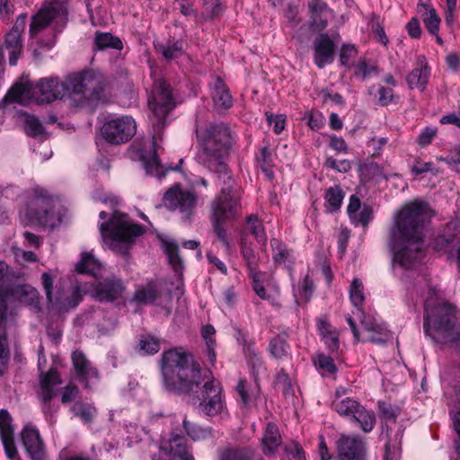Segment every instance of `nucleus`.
<instances>
[{"label":"nucleus","instance_id":"obj_17","mask_svg":"<svg viewBox=\"0 0 460 460\" xmlns=\"http://www.w3.org/2000/svg\"><path fill=\"white\" fill-rule=\"evenodd\" d=\"M31 224L55 227L56 221L49 200L37 196L31 199L26 212Z\"/></svg>","mask_w":460,"mask_h":460},{"label":"nucleus","instance_id":"obj_10","mask_svg":"<svg viewBox=\"0 0 460 460\" xmlns=\"http://www.w3.org/2000/svg\"><path fill=\"white\" fill-rule=\"evenodd\" d=\"M332 408L341 416L349 418L357 421L364 432H370L376 423V416L373 411L366 410L358 401L351 398H341L336 396L332 401Z\"/></svg>","mask_w":460,"mask_h":460},{"label":"nucleus","instance_id":"obj_41","mask_svg":"<svg viewBox=\"0 0 460 460\" xmlns=\"http://www.w3.org/2000/svg\"><path fill=\"white\" fill-rule=\"evenodd\" d=\"M24 131L31 137H40L44 134V128L40 119L34 115L25 114Z\"/></svg>","mask_w":460,"mask_h":460},{"label":"nucleus","instance_id":"obj_28","mask_svg":"<svg viewBox=\"0 0 460 460\" xmlns=\"http://www.w3.org/2000/svg\"><path fill=\"white\" fill-rule=\"evenodd\" d=\"M5 340V307L0 298V377L5 371L9 358V351L4 344Z\"/></svg>","mask_w":460,"mask_h":460},{"label":"nucleus","instance_id":"obj_20","mask_svg":"<svg viewBox=\"0 0 460 460\" xmlns=\"http://www.w3.org/2000/svg\"><path fill=\"white\" fill-rule=\"evenodd\" d=\"M314 59L319 68L333 61L335 45L327 33H321L314 41Z\"/></svg>","mask_w":460,"mask_h":460},{"label":"nucleus","instance_id":"obj_5","mask_svg":"<svg viewBox=\"0 0 460 460\" xmlns=\"http://www.w3.org/2000/svg\"><path fill=\"white\" fill-rule=\"evenodd\" d=\"M456 315L452 305L443 303L430 307L425 303L424 331L438 343H450L460 349V331H456Z\"/></svg>","mask_w":460,"mask_h":460},{"label":"nucleus","instance_id":"obj_42","mask_svg":"<svg viewBox=\"0 0 460 460\" xmlns=\"http://www.w3.org/2000/svg\"><path fill=\"white\" fill-rule=\"evenodd\" d=\"M95 44L98 49H104L107 48H111L115 49H122L121 40L111 35V33H96L95 35Z\"/></svg>","mask_w":460,"mask_h":460},{"label":"nucleus","instance_id":"obj_32","mask_svg":"<svg viewBox=\"0 0 460 460\" xmlns=\"http://www.w3.org/2000/svg\"><path fill=\"white\" fill-rule=\"evenodd\" d=\"M344 199V192L339 185H334L326 190L324 199L328 212L334 213L341 208Z\"/></svg>","mask_w":460,"mask_h":460},{"label":"nucleus","instance_id":"obj_6","mask_svg":"<svg viewBox=\"0 0 460 460\" xmlns=\"http://www.w3.org/2000/svg\"><path fill=\"white\" fill-rule=\"evenodd\" d=\"M63 82L66 88L65 98L75 107H84L101 99L103 80L93 71L70 75Z\"/></svg>","mask_w":460,"mask_h":460},{"label":"nucleus","instance_id":"obj_54","mask_svg":"<svg viewBox=\"0 0 460 460\" xmlns=\"http://www.w3.org/2000/svg\"><path fill=\"white\" fill-rule=\"evenodd\" d=\"M12 418L6 410L0 411V437L13 435Z\"/></svg>","mask_w":460,"mask_h":460},{"label":"nucleus","instance_id":"obj_62","mask_svg":"<svg viewBox=\"0 0 460 460\" xmlns=\"http://www.w3.org/2000/svg\"><path fill=\"white\" fill-rule=\"evenodd\" d=\"M250 275H251V277L252 279V288H253L254 292L261 298L266 299L267 296H266L265 288L261 284V282L260 281V275H261V273L258 271V272H255V273H252V274H250Z\"/></svg>","mask_w":460,"mask_h":460},{"label":"nucleus","instance_id":"obj_40","mask_svg":"<svg viewBox=\"0 0 460 460\" xmlns=\"http://www.w3.org/2000/svg\"><path fill=\"white\" fill-rule=\"evenodd\" d=\"M182 426L188 436L193 440L205 439L210 437L212 434L211 428H202L195 423L189 421L186 419L183 420Z\"/></svg>","mask_w":460,"mask_h":460},{"label":"nucleus","instance_id":"obj_38","mask_svg":"<svg viewBox=\"0 0 460 460\" xmlns=\"http://www.w3.org/2000/svg\"><path fill=\"white\" fill-rule=\"evenodd\" d=\"M156 49L166 60H172L182 55L183 43L181 40H176L167 44H159Z\"/></svg>","mask_w":460,"mask_h":460},{"label":"nucleus","instance_id":"obj_64","mask_svg":"<svg viewBox=\"0 0 460 460\" xmlns=\"http://www.w3.org/2000/svg\"><path fill=\"white\" fill-rule=\"evenodd\" d=\"M378 94H379L378 102L382 106H385V105H388L392 102L393 97H394V91L392 88H386V87L381 86L378 90Z\"/></svg>","mask_w":460,"mask_h":460},{"label":"nucleus","instance_id":"obj_21","mask_svg":"<svg viewBox=\"0 0 460 460\" xmlns=\"http://www.w3.org/2000/svg\"><path fill=\"white\" fill-rule=\"evenodd\" d=\"M72 362L77 378L85 384V387H88L90 380L98 379V371L81 350L72 353Z\"/></svg>","mask_w":460,"mask_h":460},{"label":"nucleus","instance_id":"obj_37","mask_svg":"<svg viewBox=\"0 0 460 460\" xmlns=\"http://www.w3.org/2000/svg\"><path fill=\"white\" fill-rule=\"evenodd\" d=\"M246 231L252 234L261 246H265L267 238L264 226L257 216L251 215L247 217Z\"/></svg>","mask_w":460,"mask_h":460},{"label":"nucleus","instance_id":"obj_49","mask_svg":"<svg viewBox=\"0 0 460 460\" xmlns=\"http://www.w3.org/2000/svg\"><path fill=\"white\" fill-rule=\"evenodd\" d=\"M270 245L272 248V256L275 264H285L287 260L286 244L279 240L273 238L270 240Z\"/></svg>","mask_w":460,"mask_h":460},{"label":"nucleus","instance_id":"obj_33","mask_svg":"<svg viewBox=\"0 0 460 460\" xmlns=\"http://www.w3.org/2000/svg\"><path fill=\"white\" fill-rule=\"evenodd\" d=\"M314 291L313 280L309 276H305L303 281L294 288L295 301L298 305L306 304Z\"/></svg>","mask_w":460,"mask_h":460},{"label":"nucleus","instance_id":"obj_11","mask_svg":"<svg viewBox=\"0 0 460 460\" xmlns=\"http://www.w3.org/2000/svg\"><path fill=\"white\" fill-rule=\"evenodd\" d=\"M198 196L190 190L174 184L163 197V205L170 210H178L184 220L190 219L197 205Z\"/></svg>","mask_w":460,"mask_h":460},{"label":"nucleus","instance_id":"obj_45","mask_svg":"<svg viewBox=\"0 0 460 460\" xmlns=\"http://www.w3.org/2000/svg\"><path fill=\"white\" fill-rule=\"evenodd\" d=\"M71 410L75 416L81 418L86 423L91 422L96 413L93 406L81 402H75Z\"/></svg>","mask_w":460,"mask_h":460},{"label":"nucleus","instance_id":"obj_52","mask_svg":"<svg viewBox=\"0 0 460 460\" xmlns=\"http://www.w3.org/2000/svg\"><path fill=\"white\" fill-rule=\"evenodd\" d=\"M1 440L7 457L11 460H21L14 444L13 434L2 436Z\"/></svg>","mask_w":460,"mask_h":460},{"label":"nucleus","instance_id":"obj_3","mask_svg":"<svg viewBox=\"0 0 460 460\" xmlns=\"http://www.w3.org/2000/svg\"><path fill=\"white\" fill-rule=\"evenodd\" d=\"M200 164L215 172L222 186H234L230 170L225 163L234 145L230 128L223 122L209 123L196 128Z\"/></svg>","mask_w":460,"mask_h":460},{"label":"nucleus","instance_id":"obj_43","mask_svg":"<svg viewBox=\"0 0 460 460\" xmlns=\"http://www.w3.org/2000/svg\"><path fill=\"white\" fill-rule=\"evenodd\" d=\"M287 341L288 334L286 332H282L271 340L270 350L273 357L276 358H285Z\"/></svg>","mask_w":460,"mask_h":460},{"label":"nucleus","instance_id":"obj_59","mask_svg":"<svg viewBox=\"0 0 460 460\" xmlns=\"http://www.w3.org/2000/svg\"><path fill=\"white\" fill-rule=\"evenodd\" d=\"M289 27L296 29L297 31H305V23L302 22L297 9L289 7Z\"/></svg>","mask_w":460,"mask_h":460},{"label":"nucleus","instance_id":"obj_19","mask_svg":"<svg viewBox=\"0 0 460 460\" xmlns=\"http://www.w3.org/2000/svg\"><path fill=\"white\" fill-rule=\"evenodd\" d=\"M22 440L31 460H45L44 443L36 428L30 425L25 426L22 432Z\"/></svg>","mask_w":460,"mask_h":460},{"label":"nucleus","instance_id":"obj_29","mask_svg":"<svg viewBox=\"0 0 460 460\" xmlns=\"http://www.w3.org/2000/svg\"><path fill=\"white\" fill-rule=\"evenodd\" d=\"M159 296V288L155 281H148L146 286L137 288L134 300L142 304H153Z\"/></svg>","mask_w":460,"mask_h":460},{"label":"nucleus","instance_id":"obj_7","mask_svg":"<svg viewBox=\"0 0 460 460\" xmlns=\"http://www.w3.org/2000/svg\"><path fill=\"white\" fill-rule=\"evenodd\" d=\"M233 187L222 186L220 194L211 203L210 218L214 233L227 250L230 249V243L223 225L235 217L236 209L239 207V198Z\"/></svg>","mask_w":460,"mask_h":460},{"label":"nucleus","instance_id":"obj_60","mask_svg":"<svg viewBox=\"0 0 460 460\" xmlns=\"http://www.w3.org/2000/svg\"><path fill=\"white\" fill-rule=\"evenodd\" d=\"M408 34L412 39H419L421 36L422 30L419 20L416 17L411 18L406 24Z\"/></svg>","mask_w":460,"mask_h":460},{"label":"nucleus","instance_id":"obj_2","mask_svg":"<svg viewBox=\"0 0 460 460\" xmlns=\"http://www.w3.org/2000/svg\"><path fill=\"white\" fill-rule=\"evenodd\" d=\"M432 216L429 205L420 199L405 204L395 215L388 246L402 268H411L424 257V229Z\"/></svg>","mask_w":460,"mask_h":460},{"label":"nucleus","instance_id":"obj_24","mask_svg":"<svg viewBox=\"0 0 460 460\" xmlns=\"http://www.w3.org/2000/svg\"><path fill=\"white\" fill-rule=\"evenodd\" d=\"M311 13V27L314 31H323L328 25V21L332 15L331 10L326 3L321 0H312L309 3Z\"/></svg>","mask_w":460,"mask_h":460},{"label":"nucleus","instance_id":"obj_53","mask_svg":"<svg viewBox=\"0 0 460 460\" xmlns=\"http://www.w3.org/2000/svg\"><path fill=\"white\" fill-rule=\"evenodd\" d=\"M378 408L380 411V417L385 420L395 421L399 415V410L388 402H378Z\"/></svg>","mask_w":460,"mask_h":460},{"label":"nucleus","instance_id":"obj_25","mask_svg":"<svg viewBox=\"0 0 460 460\" xmlns=\"http://www.w3.org/2000/svg\"><path fill=\"white\" fill-rule=\"evenodd\" d=\"M212 99L217 111L223 112L233 105V99L228 88L220 77H217L212 88Z\"/></svg>","mask_w":460,"mask_h":460},{"label":"nucleus","instance_id":"obj_30","mask_svg":"<svg viewBox=\"0 0 460 460\" xmlns=\"http://www.w3.org/2000/svg\"><path fill=\"white\" fill-rule=\"evenodd\" d=\"M281 437L275 424H268L264 438H262L264 454L271 455L279 447Z\"/></svg>","mask_w":460,"mask_h":460},{"label":"nucleus","instance_id":"obj_13","mask_svg":"<svg viewBox=\"0 0 460 460\" xmlns=\"http://www.w3.org/2000/svg\"><path fill=\"white\" fill-rule=\"evenodd\" d=\"M136 129L135 120L125 116L105 122L102 135L109 143L118 145L128 141L135 135Z\"/></svg>","mask_w":460,"mask_h":460},{"label":"nucleus","instance_id":"obj_9","mask_svg":"<svg viewBox=\"0 0 460 460\" xmlns=\"http://www.w3.org/2000/svg\"><path fill=\"white\" fill-rule=\"evenodd\" d=\"M148 104L155 118L153 127L155 138L165 127L167 115L175 106L171 86L164 79L161 78L155 82L153 95Z\"/></svg>","mask_w":460,"mask_h":460},{"label":"nucleus","instance_id":"obj_39","mask_svg":"<svg viewBox=\"0 0 460 460\" xmlns=\"http://www.w3.org/2000/svg\"><path fill=\"white\" fill-rule=\"evenodd\" d=\"M8 269V265L4 261H0V298L3 300L5 307V317L7 316V301L13 293L12 287L5 284L4 280Z\"/></svg>","mask_w":460,"mask_h":460},{"label":"nucleus","instance_id":"obj_12","mask_svg":"<svg viewBox=\"0 0 460 460\" xmlns=\"http://www.w3.org/2000/svg\"><path fill=\"white\" fill-rule=\"evenodd\" d=\"M41 283L46 293V298L52 306H57L59 311L67 312L75 308L83 300V293L80 286H75L69 296H64L59 290L53 296V278L48 272L41 274Z\"/></svg>","mask_w":460,"mask_h":460},{"label":"nucleus","instance_id":"obj_8","mask_svg":"<svg viewBox=\"0 0 460 460\" xmlns=\"http://www.w3.org/2000/svg\"><path fill=\"white\" fill-rule=\"evenodd\" d=\"M100 232L103 238H109L115 245L121 244L128 249L137 236L144 234L145 228L130 223L127 215L115 211L109 222L101 224Z\"/></svg>","mask_w":460,"mask_h":460},{"label":"nucleus","instance_id":"obj_18","mask_svg":"<svg viewBox=\"0 0 460 460\" xmlns=\"http://www.w3.org/2000/svg\"><path fill=\"white\" fill-rule=\"evenodd\" d=\"M361 314L363 315L361 319L364 332L363 342L385 344L391 339L390 332L382 323L373 316L366 315L363 312Z\"/></svg>","mask_w":460,"mask_h":460},{"label":"nucleus","instance_id":"obj_48","mask_svg":"<svg viewBox=\"0 0 460 460\" xmlns=\"http://www.w3.org/2000/svg\"><path fill=\"white\" fill-rule=\"evenodd\" d=\"M253 454L249 449H226L220 455V460H252Z\"/></svg>","mask_w":460,"mask_h":460},{"label":"nucleus","instance_id":"obj_31","mask_svg":"<svg viewBox=\"0 0 460 460\" xmlns=\"http://www.w3.org/2000/svg\"><path fill=\"white\" fill-rule=\"evenodd\" d=\"M164 252L167 255L168 262L179 276L182 275L183 262L179 255V246L173 241L164 242Z\"/></svg>","mask_w":460,"mask_h":460},{"label":"nucleus","instance_id":"obj_4","mask_svg":"<svg viewBox=\"0 0 460 460\" xmlns=\"http://www.w3.org/2000/svg\"><path fill=\"white\" fill-rule=\"evenodd\" d=\"M64 82L58 77L41 78L37 82L17 83L11 87L0 101V105L7 103L26 104L32 101L38 104L49 103L66 97Z\"/></svg>","mask_w":460,"mask_h":460},{"label":"nucleus","instance_id":"obj_16","mask_svg":"<svg viewBox=\"0 0 460 460\" xmlns=\"http://www.w3.org/2000/svg\"><path fill=\"white\" fill-rule=\"evenodd\" d=\"M336 446L338 460H366L365 442L358 436L341 435Z\"/></svg>","mask_w":460,"mask_h":460},{"label":"nucleus","instance_id":"obj_55","mask_svg":"<svg viewBox=\"0 0 460 460\" xmlns=\"http://www.w3.org/2000/svg\"><path fill=\"white\" fill-rule=\"evenodd\" d=\"M357 49L353 45H343L340 52V60L342 66H349L350 61L355 58Z\"/></svg>","mask_w":460,"mask_h":460},{"label":"nucleus","instance_id":"obj_58","mask_svg":"<svg viewBox=\"0 0 460 460\" xmlns=\"http://www.w3.org/2000/svg\"><path fill=\"white\" fill-rule=\"evenodd\" d=\"M437 133H438V130L436 128H430V127L425 128L420 132V134L419 135V137L417 138L418 144L421 146H429L431 143L432 139L437 135Z\"/></svg>","mask_w":460,"mask_h":460},{"label":"nucleus","instance_id":"obj_27","mask_svg":"<svg viewBox=\"0 0 460 460\" xmlns=\"http://www.w3.org/2000/svg\"><path fill=\"white\" fill-rule=\"evenodd\" d=\"M460 232V222L452 221L447 224L444 233L438 234L433 241V248L436 251L446 250L453 242L457 233Z\"/></svg>","mask_w":460,"mask_h":460},{"label":"nucleus","instance_id":"obj_34","mask_svg":"<svg viewBox=\"0 0 460 460\" xmlns=\"http://www.w3.org/2000/svg\"><path fill=\"white\" fill-rule=\"evenodd\" d=\"M75 270L78 273H86L97 277L102 271V264L92 254H84L76 264Z\"/></svg>","mask_w":460,"mask_h":460},{"label":"nucleus","instance_id":"obj_14","mask_svg":"<svg viewBox=\"0 0 460 460\" xmlns=\"http://www.w3.org/2000/svg\"><path fill=\"white\" fill-rule=\"evenodd\" d=\"M66 13V4L61 0H51L45 3L38 13L32 17V21L30 24L31 35L32 37L35 36L55 19H60L63 22Z\"/></svg>","mask_w":460,"mask_h":460},{"label":"nucleus","instance_id":"obj_23","mask_svg":"<svg viewBox=\"0 0 460 460\" xmlns=\"http://www.w3.org/2000/svg\"><path fill=\"white\" fill-rule=\"evenodd\" d=\"M61 384V378L57 370L50 369L46 374H41L40 386L41 390V401L44 411H50V400L55 396L53 386Z\"/></svg>","mask_w":460,"mask_h":460},{"label":"nucleus","instance_id":"obj_44","mask_svg":"<svg viewBox=\"0 0 460 460\" xmlns=\"http://www.w3.org/2000/svg\"><path fill=\"white\" fill-rule=\"evenodd\" d=\"M349 298L354 306L359 310V306L365 300L364 286L360 279H354L349 288Z\"/></svg>","mask_w":460,"mask_h":460},{"label":"nucleus","instance_id":"obj_50","mask_svg":"<svg viewBox=\"0 0 460 460\" xmlns=\"http://www.w3.org/2000/svg\"><path fill=\"white\" fill-rule=\"evenodd\" d=\"M373 218V209L370 206L364 205L360 211H358L350 217L351 221L356 225L367 226Z\"/></svg>","mask_w":460,"mask_h":460},{"label":"nucleus","instance_id":"obj_15","mask_svg":"<svg viewBox=\"0 0 460 460\" xmlns=\"http://www.w3.org/2000/svg\"><path fill=\"white\" fill-rule=\"evenodd\" d=\"M126 290L121 279L112 275L96 282L92 296L100 302H113L120 299Z\"/></svg>","mask_w":460,"mask_h":460},{"label":"nucleus","instance_id":"obj_61","mask_svg":"<svg viewBox=\"0 0 460 460\" xmlns=\"http://www.w3.org/2000/svg\"><path fill=\"white\" fill-rule=\"evenodd\" d=\"M289 460H305V453L296 441L289 443Z\"/></svg>","mask_w":460,"mask_h":460},{"label":"nucleus","instance_id":"obj_26","mask_svg":"<svg viewBox=\"0 0 460 460\" xmlns=\"http://www.w3.org/2000/svg\"><path fill=\"white\" fill-rule=\"evenodd\" d=\"M4 48L9 51V64L15 66L22 50V34L17 30L6 33Z\"/></svg>","mask_w":460,"mask_h":460},{"label":"nucleus","instance_id":"obj_51","mask_svg":"<svg viewBox=\"0 0 460 460\" xmlns=\"http://www.w3.org/2000/svg\"><path fill=\"white\" fill-rule=\"evenodd\" d=\"M139 349L144 354H155L160 349L159 341L151 336H143L139 340Z\"/></svg>","mask_w":460,"mask_h":460},{"label":"nucleus","instance_id":"obj_35","mask_svg":"<svg viewBox=\"0 0 460 460\" xmlns=\"http://www.w3.org/2000/svg\"><path fill=\"white\" fill-rule=\"evenodd\" d=\"M420 8L426 11L423 14V22L426 29L430 34L437 35L439 31L440 18L437 14L436 10L434 8L428 9L427 4L420 2L418 4L419 13L421 12Z\"/></svg>","mask_w":460,"mask_h":460},{"label":"nucleus","instance_id":"obj_22","mask_svg":"<svg viewBox=\"0 0 460 460\" xmlns=\"http://www.w3.org/2000/svg\"><path fill=\"white\" fill-rule=\"evenodd\" d=\"M416 66H417L407 75L406 81L410 89L423 91L429 82L430 68L423 56L418 57Z\"/></svg>","mask_w":460,"mask_h":460},{"label":"nucleus","instance_id":"obj_1","mask_svg":"<svg viewBox=\"0 0 460 460\" xmlns=\"http://www.w3.org/2000/svg\"><path fill=\"white\" fill-rule=\"evenodd\" d=\"M161 370L168 391L188 395L199 412L214 417L223 412L222 388L209 370H202L194 357L182 349L163 354Z\"/></svg>","mask_w":460,"mask_h":460},{"label":"nucleus","instance_id":"obj_63","mask_svg":"<svg viewBox=\"0 0 460 460\" xmlns=\"http://www.w3.org/2000/svg\"><path fill=\"white\" fill-rule=\"evenodd\" d=\"M330 352H337L340 348L339 333H331L328 337L323 338Z\"/></svg>","mask_w":460,"mask_h":460},{"label":"nucleus","instance_id":"obj_36","mask_svg":"<svg viewBox=\"0 0 460 460\" xmlns=\"http://www.w3.org/2000/svg\"><path fill=\"white\" fill-rule=\"evenodd\" d=\"M154 150L149 155H144L141 157L142 164L147 174L155 175L159 178L164 175L162 165L160 164L157 155L155 142L154 141Z\"/></svg>","mask_w":460,"mask_h":460},{"label":"nucleus","instance_id":"obj_57","mask_svg":"<svg viewBox=\"0 0 460 460\" xmlns=\"http://www.w3.org/2000/svg\"><path fill=\"white\" fill-rule=\"evenodd\" d=\"M267 121L269 124H273L274 127V132L277 134L281 133L286 125V115L280 114V115H273L266 113Z\"/></svg>","mask_w":460,"mask_h":460},{"label":"nucleus","instance_id":"obj_46","mask_svg":"<svg viewBox=\"0 0 460 460\" xmlns=\"http://www.w3.org/2000/svg\"><path fill=\"white\" fill-rule=\"evenodd\" d=\"M377 73V66L370 63L367 59H360L355 66V76L360 77L362 80H366L372 75Z\"/></svg>","mask_w":460,"mask_h":460},{"label":"nucleus","instance_id":"obj_47","mask_svg":"<svg viewBox=\"0 0 460 460\" xmlns=\"http://www.w3.org/2000/svg\"><path fill=\"white\" fill-rule=\"evenodd\" d=\"M242 254L246 261L250 274L258 272V260L254 254L253 250L251 246L247 245L244 239H242Z\"/></svg>","mask_w":460,"mask_h":460},{"label":"nucleus","instance_id":"obj_56","mask_svg":"<svg viewBox=\"0 0 460 460\" xmlns=\"http://www.w3.org/2000/svg\"><path fill=\"white\" fill-rule=\"evenodd\" d=\"M316 364L318 365V367L321 369L325 370L326 372H328L330 374H334L337 371V367L334 363V360L330 356L319 354L318 360H317Z\"/></svg>","mask_w":460,"mask_h":460}]
</instances>
